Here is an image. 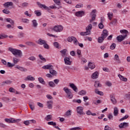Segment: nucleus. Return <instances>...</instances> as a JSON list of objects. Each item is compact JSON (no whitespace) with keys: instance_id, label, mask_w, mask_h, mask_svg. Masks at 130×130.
Returning <instances> with one entry per match:
<instances>
[{"instance_id":"1","label":"nucleus","mask_w":130,"mask_h":130,"mask_svg":"<svg viewBox=\"0 0 130 130\" xmlns=\"http://www.w3.org/2000/svg\"><path fill=\"white\" fill-rule=\"evenodd\" d=\"M120 33L121 34H125V35H119L117 37L116 39L119 42H121L123 40H124L125 38H126V37L127 36V34H128V31H127L126 29H122L120 30Z\"/></svg>"},{"instance_id":"2","label":"nucleus","mask_w":130,"mask_h":130,"mask_svg":"<svg viewBox=\"0 0 130 130\" xmlns=\"http://www.w3.org/2000/svg\"><path fill=\"white\" fill-rule=\"evenodd\" d=\"M9 51L12 52L13 55L15 56H18L19 57H21L22 55H23V53H22V51L16 49H14L13 48H9Z\"/></svg>"},{"instance_id":"3","label":"nucleus","mask_w":130,"mask_h":130,"mask_svg":"<svg viewBox=\"0 0 130 130\" xmlns=\"http://www.w3.org/2000/svg\"><path fill=\"white\" fill-rule=\"evenodd\" d=\"M92 25L89 24L86 27L85 32H81L80 33L81 36H86L87 35H91V31H92Z\"/></svg>"},{"instance_id":"4","label":"nucleus","mask_w":130,"mask_h":130,"mask_svg":"<svg viewBox=\"0 0 130 130\" xmlns=\"http://www.w3.org/2000/svg\"><path fill=\"white\" fill-rule=\"evenodd\" d=\"M63 91H64L65 93L67 94V98H69V99H72L73 97V93H72V91H71V89H69L68 87H65L63 88Z\"/></svg>"},{"instance_id":"5","label":"nucleus","mask_w":130,"mask_h":130,"mask_svg":"<svg viewBox=\"0 0 130 130\" xmlns=\"http://www.w3.org/2000/svg\"><path fill=\"white\" fill-rule=\"evenodd\" d=\"M6 122L7 123H16L17 122H20L21 121V119H15V118H6L5 119Z\"/></svg>"},{"instance_id":"6","label":"nucleus","mask_w":130,"mask_h":130,"mask_svg":"<svg viewBox=\"0 0 130 130\" xmlns=\"http://www.w3.org/2000/svg\"><path fill=\"white\" fill-rule=\"evenodd\" d=\"M97 12V10L96 9L92 10L90 14V16L91 17V19H90L89 22L92 23L93 21H95L96 20V12Z\"/></svg>"},{"instance_id":"7","label":"nucleus","mask_w":130,"mask_h":130,"mask_svg":"<svg viewBox=\"0 0 130 130\" xmlns=\"http://www.w3.org/2000/svg\"><path fill=\"white\" fill-rule=\"evenodd\" d=\"M52 30L55 32H61L63 30V26L60 25H57L54 26V27L52 28Z\"/></svg>"},{"instance_id":"8","label":"nucleus","mask_w":130,"mask_h":130,"mask_svg":"<svg viewBox=\"0 0 130 130\" xmlns=\"http://www.w3.org/2000/svg\"><path fill=\"white\" fill-rule=\"evenodd\" d=\"M77 112L80 115H85V112H84V107H77L76 108Z\"/></svg>"},{"instance_id":"9","label":"nucleus","mask_w":130,"mask_h":130,"mask_svg":"<svg viewBox=\"0 0 130 130\" xmlns=\"http://www.w3.org/2000/svg\"><path fill=\"white\" fill-rule=\"evenodd\" d=\"M67 40L68 42H72L73 41V43L74 44H75V45H77V43L78 42V40H77V38H76L75 37H69L68 38Z\"/></svg>"},{"instance_id":"10","label":"nucleus","mask_w":130,"mask_h":130,"mask_svg":"<svg viewBox=\"0 0 130 130\" xmlns=\"http://www.w3.org/2000/svg\"><path fill=\"white\" fill-rule=\"evenodd\" d=\"M64 61L65 64L67 66H71V64H72V62L69 57H65L64 58Z\"/></svg>"},{"instance_id":"11","label":"nucleus","mask_w":130,"mask_h":130,"mask_svg":"<svg viewBox=\"0 0 130 130\" xmlns=\"http://www.w3.org/2000/svg\"><path fill=\"white\" fill-rule=\"evenodd\" d=\"M111 101L112 103V104H114V105H115L116 103H117V101H116V99H115V96L113 94H111L110 95Z\"/></svg>"},{"instance_id":"12","label":"nucleus","mask_w":130,"mask_h":130,"mask_svg":"<svg viewBox=\"0 0 130 130\" xmlns=\"http://www.w3.org/2000/svg\"><path fill=\"white\" fill-rule=\"evenodd\" d=\"M84 15H85V12L83 11H78L75 13V16H76V17H79L80 18L83 17Z\"/></svg>"},{"instance_id":"13","label":"nucleus","mask_w":130,"mask_h":130,"mask_svg":"<svg viewBox=\"0 0 130 130\" xmlns=\"http://www.w3.org/2000/svg\"><path fill=\"white\" fill-rule=\"evenodd\" d=\"M37 5L38 6H39V8H41V9H42V8H43V9H44L45 10H49V7L46 6L45 5L42 4L40 2H37Z\"/></svg>"},{"instance_id":"14","label":"nucleus","mask_w":130,"mask_h":130,"mask_svg":"<svg viewBox=\"0 0 130 130\" xmlns=\"http://www.w3.org/2000/svg\"><path fill=\"white\" fill-rule=\"evenodd\" d=\"M46 42H47V41L42 40V39H39L38 41H36V43L39 45H44Z\"/></svg>"},{"instance_id":"15","label":"nucleus","mask_w":130,"mask_h":130,"mask_svg":"<svg viewBox=\"0 0 130 130\" xmlns=\"http://www.w3.org/2000/svg\"><path fill=\"white\" fill-rule=\"evenodd\" d=\"M53 104V101H48L47 102V106L49 109H52V105Z\"/></svg>"},{"instance_id":"16","label":"nucleus","mask_w":130,"mask_h":130,"mask_svg":"<svg viewBox=\"0 0 130 130\" xmlns=\"http://www.w3.org/2000/svg\"><path fill=\"white\" fill-rule=\"evenodd\" d=\"M70 87L73 89L74 92H78V87L74 83H70Z\"/></svg>"},{"instance_id":"17","label":"nucleus","mask_w":130,"mask_h":130,"mask_svg":"<svg viewBox=\"0 0 130 130\" xmlns=\"http://www.w3.org/2000/svg\"><path fill=\"white\" fill-rule=\"evenodd\" d=\"M42 69H43L44 70H49L50 71L52 69H53V66L51 64H47L43 66L42 67Z\"/></svg>"},{"instance_id":"18","label":"nucleus","mask_w":130,"mask_h":130,"mask_svg":"<svg viewBox=\"0 0 130 130\" xmlns=\"http://www.w3.org/2000/svg\"><path fill=\"white\" fill-rule=\"evenodd\" d=\"M108 31L106 29H105L103 31L101 36L105 39L106 37H107V36H108Z\"/></svg>"},{"instance_id":"19","label":"nucleus","mask_w":130,"mask_h":130,"mask_svg":"<svg viewBox=\"0 0 130 130\" xmlns=\"http://www.w3.org/2000/svg\"><path fill=\"white\" fill-rule=\"evenodd\" d=\"M15 69H17L18 70H19V71H21V72H27V69L24 67H20L19 66H15Z\"/></svg>"},{"instance_id":"20","label":"nucleus","mask_w":130,"mask_h":130,"mask_svg":"<svg viewBox=\"0 0 130 130\" xmlns=\"http://www.w3.org/2000/svg\"><path fill=\"white\" fill-rule=\"evenodd\" d=\"M127 126H128V123L126 122H123L119 125L120 128H123V127H126Z\"/></svg>"},{"instance_id":"21","label":"nucleus","mask_w":130,"mask_h":130,"mask_svg":"<svg viewBox=\"0 0 130 130\" xmlns=\"http://www.w3.org/2000/svg\"><path fill=\"white\" fill-rule=\"evenodd\" d=\"M98 77H99V73L98 72H95L91 76L92 79H98Z\"/></svg>"},{"instance_id":"22","label":"nucleus","mask_w":130,"mask_h":130,"mask_svg":"<svg viewBox=\"0 0 130 130\" xmlns=\"http://www.w3.org/2000/svg\"><path fill=\"white\" fill-rule=\"evenodd\" d=\"M25 81H35V78L33 77L31 75H28L27 77L25 79Z\"/></svg>"},{"instance_id":"23","label":"nucleus","mask_w":130,"mask_h":130,"mask_svg":"<svg viewBox=\"0 0 130 130\" xmlns=\"http://www.w3.org/2000/svg\"><path fill=\"white\" fill-rule=\"evenodd\" d=\"M32 27L34 28H37V26H38V23L37 22V20L34 19L31 21Z\"/></svg>"},{"instance_id":"24","label":"nucleus","mask_w":130,"mask_h":130,"mask_svg":"<svg viewBox=\"0 0 130 130\" xmlns=\"http://www.w3.org/2000/svg\"><path fill=\"white\" fill-rule=\"evenodd\" d=\"M114 60H115V61H116V62H118V63H120V62H121L120 59H119V56H118V55L117 54L115 55Z\"/></svg>"},{"instance_id":"25","label":"nucleus","mask_w":130,"mask_h":130,"mask_svg":"<svg viewBox=\"0 0 130 130\" xmlns=\"http://www.w3.org/2000/svg\"><path fill=\"white\" fill-rule=\"evenodd\" d=\"M4 6L6 8H9V7H13L14 3H13V2H7L4 4Z\"/></svg>"},{"instance_id":"26","label":"nucleus","mask_w":130,"mask_h":130,"mask_svg":"<svg viewBox=\"0 0 130 130\" xmlns=\"http://www.w3.org/2000/svg\"><path fill=\"white\" fill-rule=\"evenodd\" d=\"M12 83H13L12 81L11 80H6L5 81H4L3 82H2V86H5V85H11V84H12Z\"/></svg>"},{"instance_id":"27","label":"nucleus","mask_w":130,"mask_h":130,"mask_svg":"<svg viewBox=\"0 0 130 130\" xmlns=\"http://www.w3.org/2000/svg\"><path fill=\"white\" fill-rule=\"evenodd\" d=\"M67 51H68V50H67V49H63L60 51L61 54V56L62 57H64V56H66V54Z\"/></svg>"},{"instance_id":"28","label":"nucleus","mask_w":130,"mask_h":130,"mask_svg":"<svg viewBox=\"0 0 130 130\" xmlns=\"http://www.w3.org/2000/svg\"><path fill=\"white\" fill-rule=\"evenodd\" d=\"M49 73L51 75H52V76H56V75H57V72H56L55 70H53V69L50 70Z\"/></svg>"},{"instance_id":"29","label":"nucleus","mask_w":130,"mask_h":130,"mask_svg":"<svg viewBox=\"0 0 130 130\" xmlns=\"http://www.w3.org/2000/svg\"><path fill=\"white\" fill-rule=\"evenodd\" d=\"M118 76L119 77L121 81H123L124 82H126V81H127V79H126V78H124V77L121 76V75L120 74H118Z\"/></svg>"},{"instance_id":"30","label":"nucleus","mask_w":130,"mask_h":130,"mask_svg":"<svg viewBox=\"0 0 130 130\" xmlns=\"http://www.w3.org/2000/svg\"><path fill=\"white\" fill-rule=\"evenodd\" d=\"M101 84H100V82L99 81H96L95 82L94 87L95 88H99V87H101Z\"/></svg>"},{"instance_id":"31","label":"nucleus","mask_w":130,"mask_h":130,"mask_svg":"<svg viewBox=\"0 0 130 130\" xmlns=\"http://www.w3.org/2000/svg\"><path fill=\"white\" fill-rule=\"evenodd\" d=\"M5 20L8 23H10V24H11V25H14V24H15V22L14 21V20H12V19H11V18H6V19H5Z\"/></svg>"},{"instance_id":"32","label":"nucleus","mask_w":130,"mask_h":130,"mask_svg":"<svg viewBox=\"0 0 130 130\" xmlns=\"http://www.w3.org/2000/svg\"><path fill=\"white\" fill-rule=\"evenodd\" d=\"M25 44H26V45H28V46H36V44L32 42H26Z\"/></svg>"},{"instance_id":"33","label":"nucleus","mask_w":130,"mask_h":130,"mask_svg":"<svg viewBox=\"0 0 130 130\" xmlns=\"http://www.w3.org/2000/svg\"><path fill=\"white\" fill-rule=\"evenodd\" d=\"M88 67L89 69H91V70H93L95 69V64L92 62H89L88 63Z\"/></svg>"},{"instance_id":"34","label":"nucleus","mask_w":130,"mask_h":130,"mask_svg":"<svg viewBox=\"0 0 130 130\" xmlns=\"http://www.w3.org/2000/svg\"><path fill=\"white\" fill-rule=\"evenodd\" d=\"M113 113L114 116H117L118 115V109H117V107L114 108Z\"/></svg>"},{"instance_id":"35","label":"nucleus","mask_w":130,"mask_h":130,"mask_svg":"<svg viewBox=\"0 0 130 130\" xmlns=\"http://www.w3.org/2000/svg\"><path fill=\"white\" fill-rule=\"evenodd\" d=\"M38 81L41 84H42L43 85H45V81H44V79H43V78H42V77L38 78Z\"/></svg>"},{"instance_id":"36","label":"nucleus","mask_w":130,"mask_h":130,"mask_svg":"<svg viewBox=\"0 0 130 130\" xmlns=\"http://www.w3.org/2000/svg\"><path fill=\"white\" fill-rule=\"evenodd\" d=\"M46 120L47 121H50V120H51L52 119V115H48L47 116L45 117Z\"/></svg>"},{"instance_id":"37","label":"nucleus","mask_w":130,"mask_h":130,"mask_svg":"<svg viewBox=\"0 0 130 130\" xmlns=\"http://www.w3.org/2000/svg\"><path fill=\"white\" fill-rule=\"evenodd\" d=\"M105 39V38H104L102 36L99 37V38H98L99 43H102V42H103V41H104Z\"/></svg>"},{"instance_id":"38","label":"nucleus","mask_w":130,"mask_h":130,"mask_svg":"<svg viewBox=\"0 0 130 130\" xmlns=\"http://www.w3.org/2000/svg\"><path fill=\"white\" fill-rule=\"evenodd\" d=\"M48 85L49 86H50V87H51V88H54V87H55V84L54 83V82L53 81H50L48 83Z\"/></svg>"},{"instance_id":"39","label":"nucleus","mask_w":130,"mask_h":130,"mask_svg":"<svg viewBox=\"0 0 130 130\" xmlns=\"http://www.w3.org/2000/svg\"><path fill=\"white\" fill-rule=\"evenodd\" d=\"M19 61H20V60H19V59H17V58H13V64H14V66H16V64H17V63H18V62H19Z\"/></svg>"},{"instance_id":"40","label":"nucleus","mask_w":130,"mask_h":130,"mask_svg":"<svg viewBox=\"0 0 130 130\" xmlns=\"http://www.w3.org/2000/svg\"><path fill=\"white\" fill-rule=\"evenodd\" d=\"M108 17L110 21L112 19V17H113V13L108 12Z\"/></svg>"},{"instance_id":"41","label":"nucleus","mask_w":130,"mask_h":130,"mask_svg":"<svg viewBox=\"0 0 130 130\" xmlns=\"http://www.w3.org/2000/svg\"><path fill=\"white\" fill-rule=\"evenodd\" d=\"M78 94L79 95H81V96H83L84 95H86V94H87V92L85 90H83L80 91L78 93Z\"/></svg>"},{"instance_id":"42","label":"nucleus","mask_w":130,"mask_h":130,"mask_svg":"<svg viewBox=\"0 0 130 130\" xmlns=\"http://www.w3.org/2000/svg\"><path fill=\"white\" fill-rule=\"evenodd\" d=\"M21 21L23 23H25L26 24H28L29 22H30V20L27 18H22Z\"/></svg>"},{"instance_id":"43","label":"nucleus","mask_w":130,"mask_h":130,"mask_svg":"<svg viewBox=\"0 0 130 130\" xmlns=\"http://www.w3.org/2000/svg\"><path fill=\"white\" fill-rule=\"evenodd\" d=\"M6 67H8V68H13V67H15V64L10 62H7V64L6 65Z\"/></svg>"},{"instance_id":"44","label":"nucleus","mask_w":130,"mask_h":130,"mask_svg":"<svg viewBox=\"0 0 130 130\" xmlns=\"http://www.w3.org/2000/svg\"><path fill=\"white\" fill-rule=\"evenodd\" d=\"M115 47H116V44L113 43L110 47V49L111 50H114V49H115Z\"/></svg>"},{"instance_id":"45","label":"nucleus","mask_w":130,"mask_h":130,"mask_svg":"<svg viewBox=\"0 0 130 130\" xmlns=\"http://www.w3.org/2000/svg\"><path fill=\"white\" fill-rule=\"evenodd\" d=\"M28 6H29V3H27V2L23 3L21 4L22 8H26V7H28Z\"/></svg>"},{"instance_id":"46","label":"nucleus","mask_w":130,"mask_h":130,"mask_svg":"<svg viewBox=\"0 0 130 130\" xmlns=\"http://www.w3.org/2000/svg\"><path fill=\"white\" fill-rule=\"evenodd\" d=\"M66 115L67 116H71V115H72V110H68L66 113Z\"/></svg>"},{"instance_id":"47","label":"nucleus","mask_w":130,"mask_h":130,"mask_svg":"<svg viewBox=\"0 0 130 130\" xmlns=\"http://www.w3.org/2000/svg\"><path fill=\"white\" fill-rule=\"evenodd\" d=\"M32 104H34V103L32 102L30 103V104H29V106L31 109V110H34L35 109V107H34V106H33V105Z\"/></svg>"},{"instance_id":"48","label":"nucleus","mask_w":130,"mask_h":130,"mask_svg":"<svg viewBox=\"0 0 130 130\" xmlns=\"http://www.w3.org/2000/svg\"><path fill=\"white\" fill-rule=\"evenodd\" d=\"M2 100H3V101H5L7 103H8V102H10V98L7 97L3 98Z\"/></svg>"},{"instance_id":"49","label":"nucleus","mask_w":130,"mask_h":130,"mask_svg":"<svg viewBox=\"0 0 130 130\" xmlns=\"http://www.w3.org/2000/svg\"><path fill=\"white\" fill-rule=\"evenodd\" d=\"M48 124L49 125H53V126H55V125H56V122H54L53 121H50L48 122Z\"/></svg>"},{"instance_id":"50","label":"nucleus","mask_w":130,"mask_h":130,"mask_svg":"<svg viewBox=\"0 0 130 130\" xmlns=\"http://www.w3.org/2000/svg\"><path fill=\"white\" fill-rule=\"evenodd\" d=\"M73 102H74V103H78V104H81L82 103V101L81 100H73Z\"/></svg>"},{"instance_id":"51","label":"nucleus","mask_w":130,"mask_h":130,"mask_svg":"<svg viewBox=\"0 0 130 130\" xmlns=\"http://www.w3.org/2000/svg\"><path fill=\"white\" fill-rule=\"evenodd\" d=\"M35 14L37 17H40V16H41V12H39L38 10L35 11Z\"/></svg>"},{"instance_id":"52","label":"nucleus","mask_w":130,"mask_h":130,"mask_svg":"<svg viewBox=\"0 0 130 130\" xmlns=\"http://www.w3.org/2000/svg\"><path fill=\"white\" fill-rule=\"evenodd\" d=\"M44 48H45V49H49V45L47 44V42H46L45 44L43 45Z\"/></svg>"},{"instance_id":"53","label":"nucleus","mask_w":130,"mask_h":130,"mask_svg":"<svg viewBox=\"0 0 130 130\" xmlns=\"http://www.w3.org/2000/svg\"><path fill=\"white\" fill-rule=\"evenodd\" d=\"M116 23H117V19H114L112 22H111V24H112L114 26L116 25Z\"/></svg>"},{"instance_id":"54","label":"nucleus","mask_w":130,"mask_h":130,"mask_svg":"<svg viewBox=\"0 0 130 130\" xmlns=\"http://www.w3.org/2000/svg\"><path fill=\"white\" fill-rule=\"evenodd\" d=\"M39 57L40 58V59H41V60H43V61H45V62L46 61V59H45V58L43 57V56H42V55L39 54Z\"/></svg>"},{"instance_id":"55","label":"nucleus","mask_w":130,"mask_h":130,"mask_svg":"<svg viewBox=\"0 0 130 130\" xmlns=\"http://www.w3.org/2000/svg\"><path fill=\"white\" fill-rule=\"evenodd\" d=\"M127 118H128V115H125L123 117L121 118L120 120L119 121H122V120H124L125 119H127Z\"/></svg>"},{"instance_id":"56","label":"nucleus","mask_w":130,"mask_h":130,"mask_svg":"<svg viewBox=\"0 0 130 130\" xmlns=\"http://www.w3.org/2000/svg\"><path fill=\"white\" fill-rule=\"evenodd\" d=\"M53 45L56 47V48H59V44L58 43L55 42L53 43Z\"/></svg>"},{"instance_id":"57","label":"nucleus","mask_w":130,"mask_h":130,"mask_svg":"<svg viewBox=\"0 0 130 130\" xmlns=\"http://www.w3.org/2000/svg\"><path fill=\"white\" fill-rule=\"evenodd\" d=\"M99 28H100V29H103V28H104V25H103L102 22L99 24Z\"/></svg>"},{"instance_id":"58","label":"nucleus","mask_w":130,"mask_h":130,"mask_svg":"<svg viewBox=\"0 0 130 130\" xmlns=\"http://www.w3.org/2000/svg\"><path fill=\"white\" fill-rule=\"evenodd\" d=\"M3 12L4 14H10V13H11L9 9H4L3 10Z\"/></svg>"},{"instance_id":"59","label":"nucleus","mask_w":130,"mask_h":130,"mask_svg":"<svg viewBox=\"0 0 130 130\" xmlns=\"http://www.w3.org/2000/svg\"><path fill=\"white\" fill-rule=\"evenodd\" d=\"M28 59L29 60L34 61V60H36V58L34 57V56H31L28 58Z\"/></svg>"},{"instance_id":"60","label":"nucleus","mask_w":130,"mask_h":130,"mask_svg":"<svg viewBox=\"0 0 130 130\" xmlns=\"http://www.w3.org/2000/svg\"><path fill=\"white\" fill-rule=\"evenodd\" d=\"M24 124H25V125H29V124H30V120H26V121H24L23 122Z\"/></svg>"},{"instance_id":"61","label":"nucleus","mask_w":130,"mask_h":130,"mask_svg":"<svg viewBox=\"0 0 130 130\" xmlns=\"http://www.w3.org/2000/svg\"><path fill=\"white\" fill-rule=\"evenodd\" d=\"M83 4H77L76 6V7H75V8H77V9H79V8H83Z\"/></svg>"},{"instance_id":"62","label":"nucleus","mask_w":130,"mask_h":130,"mask_svg":"<svg viewBox=\"0 0 130 130\" xmlns=\"http://www.w3.org/2000/svg\"><path fill=\"white\" fill-rule=\"evenodd\" d=\"M8 37V36L4 35V34H1V39H4L5 38H7Z\"/></svg>"},{"instance_id":"63","label":"nucleus","mask_w":130,"mask_h":130,"mask_svg":"<svg viewBox=\"0 0 130 130\" xmlns=\"http://www.w3.org/2000/svg\"><path fill=\"white\" fill-rule=\"evenodd\" d=\"M104 130H112V129H111V127H109V126L106 125L105 126ZM113 130H114V129H113Z\"/></svg>"},{"instance_id":"64","label":"nucleus","mask_w":130,"mask_h":130,"mask_svg":"<svg viewBox=\"0 0 130 130\" xmlns=\"http://www.w3.org/2000/svg\"><path fill=\"white\" fill-rule=\"evenodd\" d=\"M81 128L80 127H75L73 128H70V130H80Z\"/></svg>"}]
</instances>
